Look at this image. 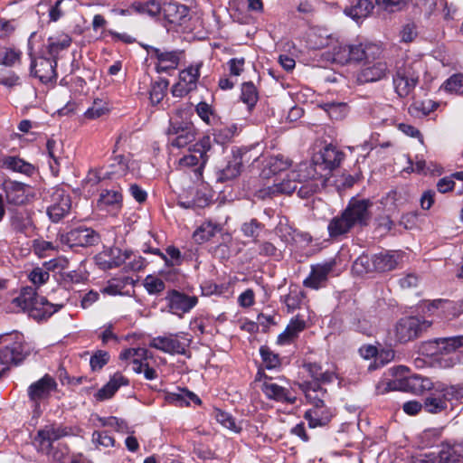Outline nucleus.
Segmentation results:
<instances>
[{
  "label": "nucleus",
  "instance_id": "nucleus-1",
  "mask_svg": "<svg viewBox=\"0 0 463 463\" xmlns=\"http://www.w3.org/2000/svg\"><path fill=\"white\" fill-rule=\"evenodd\" d=\"M71 429L61 424L52 423L43 426L33 439V445L39 453L53 461H61L68 453V448L59 440L70 435Z\"/></svg>",
  "mask_w": 463,
  "mask_h": 463
},
{
  "label": "nucleus",
  "instance_id": "nucleus-2",
  "mask_svg": "<svg viewBox=\"0 0 463 463\" xmlns=\"http://www.w3.org/2000/svg\"><path fill=\"white\" fill-rule=\"evenodd\" d=\"M317 164L307 162L300 163L295 169L287 174L286 177L279 183H275L260 191V196H273L279 194H290L297 190L298 184L316 181L322 177L316 168Z\"/></svg>",
  "mask_w": 463,
  "mask_h": 463
},
{
  "label": "nucleus",
  "instance_id": "nucleus-3",
  "mask_svg": "<svg viewBox=\"0 0 463 463\" xmlns=\"http://www.w3.org/2000/svg\"><path fill=\"white\" fill-rule=\"evenodd\" d=\"M306 398L313 404V408L305 413L310 428L326 425L333 417L332 411L325 406L327 392L325 388L316 383H303L300 384Z\"/></svg>",
  "mask_w": 463,
  "mask_h": 463
},
{
  "label": "nucleus",
  "instance_id": "nucleus-4",
  "mask_svg": "<svg viewBox=\"0 0 463 463\" xmlns=\"http://www.w3.org/2000/svg\"><path fill=\"white\" fill-rule=\"evenodd\" d=\"M12 304L23 311H27L35 319H45L63 307V304L50 303L44 297L37 296L35 289L25 287Z\"/></svg>",
  "mask_w": 463,
  "mask_h": 463
},
{
  "label": "nucleus",
  "instance_id": "nucleus-5",
  "mask_svg": "<svg viewBox=\"0 0 463 463\" xmlns=\"http://www.w3.org/2000/svg\"><path fill=\"white\" fill-rule=\"evenodd\" d=\"M383 54L380 45L372 43L347 44L338 43L331 50L334 62L345 65L361 62L363 60H375Z\"/></svg>",
  "mask_w": 463,
  "mask_h": 463
},
{
  "label": "nucleus",
  "instance_id": "nucleus-6",
  "mask_svg": "<svg viewBox=\"0 0 463 463\" xmlns=\"http://www.w3.org/2000/svg\"><path fill=\"white\" fill-rule=\"evenodd\" d=\"M418 61L410 59H400L395 62L392 71V85L400 98H406L412 93L419 82Z\"/></svg>",
  "mask_w": 463,
  "mask_h": 463
},
{
  "label": "nucleus",
  "instance_id": "nucleus-7",
  "mask_svg": "<svg viewBox=\"0 0 463 463\" xmlns=\"http://www.w3.org/2000/svg\"><path fill=\"white\" fill-rule=\"evenodd\" d=\"M423 402V409L431 414L445 411L452 402L463 400V383L448 385L439 383Z\"/></svg>",
  "mask_w": 463,
  "mask_h": 463
},
{
  "label": "nucleus",
  "instance_id": "nucleus-8",
  "mask_svg": "<svg viewBox=\"0 0 463 463\" xmlns=\"http://www.w3.org/2000/svg\"><path fill=\"white\" fill-rule=\"evenodd\" d=\"M7 335L14 342L0 348V378L9 371L11 365H18L30 353L22 334L14 332Z\"/></svg>",
  "mask_w": 463,
  "mask_h": 463
},
{
  "label": "nucleus",
  "instance_id": "nucleus-9",
  "mask_svg": "<svg viewBox=\"0 0 463 463\" xmlns=\"http://www.w3.org/2000/svg\"><path fill=\"white\" fill-rule=\"evenodd\" d=\"M409 369L406 366L400 365L389 369V373L393 376H398V383L396 385L398 391L411 392L414 394H420L425 391H430L434 387L432 381L420 374H412L407 376Z\"/></svg>",
  "mask_w": 463,
  "mask_h": 463
},
{
  "label": "nucleus",
  "instance_id": "nucleus-10",
  "mask_svg": "<svg viewBox=\"0 0 463 463\" xmlns=\"http://www.w3.org/2000/svg\"><path fill=\"white\" fill-rule=\"evenodd\" d=\"M212 149V141L209 136H203L198 142L189 146V154L181 157L178 165L181 168L196 167L194 172L202 174V169L208 161V152Z\"/></svg>",
  "mask_w": 463,
  "mask_h": 463
},
{
  "label": "nucleus",
  "instance_id": "nucleus-11",
  "mask_svg": "<svg viewBox=\"0 0 463 463\" xmlns=\"http://www.w3.org/2000/svg\"><path fill=\"white\" fill-rule=\"evenodd\" d=\"M430 326V321L417 317H402L395 326V338L400 343H408L420 337Z\"/></svg>",
  "mask_w": 463,
  "mask_h": 463
},
{
  "label": "nucleus",
  "instance_id": "nucleus-12",
  "mask_svg": "<svg viewBox=\"0 0 463 463\" xmlns=\"http://www.w3.org/2000/svg\"><path fill=\"white\" fill-rule=\"evenodd\" d=\"M167 137L171 146L184 148L195 140L196 128L190 121L171 120Z\"/></svg>",
  "mask_w": 463,
  "mask_h": 463
},
{
  "label": "nucleus",
  "instance_id": "nucleus-13",
  "mask_svg": "<svg viewBox=\"0 0 463 463\" xmlns=\"http://www.w3.org/2000/svg\"><path fill=\"white\" fill-rule=\"evenodd\" d=\"M191 339L184 333L154 337L149 346L170 354H184Z\"/></svg>",
  "mask_w": 463,
  "mask_h": 463
},
{
  "label": "nucleus",
  "instance_id": "nucleus-14",
  "mask_svg": "<svg viewBox=\"0 0 463 463\" xmlns=\"http://www.w3.org/2000/svg\"><path fill=\"white\" fill-rule=\"evenodd\" d=\"M372 207L373 203L370 200L353 197L344 210L345 216L348 217L354 227L367 226L373 216Z\"/></svg>",
  "mask_w": 463,
  "mask_h": 463
},
{
  "label": "nucleus",
  "instance_id": "nucleus-15",
  "mask_svg": "<svg viewBox=\"0 0 463 463\" xmlns=\"http://www.w3.org/2000/svg\"><path fill=\"white\" fill-rule=\"evenodd\" d=\"M61 242L69 247H90L97 245L100 241L99 234L91 228L79 226L61 234Z\"/></svg>",
  "mask_w": 463,
  "mask_h": 463
},
{
  "label": "nucleus",
  "instance_id": "nucleus-16",
  "mask_svg": "<svg viewBox=\"0 0 463 463\" xmlns=\"http://www.w3.org/2000/svg\"><path fill=\"white\" fill-rule=\"evenodd\" d=\"M57 383L50 374H44L38 381L31 383L27 388V395L35 408L40 407V402L48 399L51 393L57 390Z\"/></svg>",
  "mask_w": 463,
  "mask_h": 463
},
{
  "label": "nucleus",
  "instance_id": "nucleus-17",
  "mask_svg": "<svg viewBox=\"0 0 463 463\" xmlns=\"http://www.w3.org/2000/svg\"><path fill=\"white\" fill-rule=\"evenodd\" d=\"M8 223L11 232L17 236L31 237L35 229L32 213L26 209L11 211Z\"/></svg>",
  "mask_w": 463,
  "mask_h": 463
},
{
  "label": "nucleus",
  "instance_id": "nucleus-18",
  "mask_svg": "<svg viewBox=\"0 0 463 463\" xmlns=\"http://www.w3.org/2000/svg\"><path fill=\"white\" fill-rule=\"evenodd\" d=\"M200 67L201 64L191 65L180 71L179 80L172 88V94L175 97H184L196 89Z\"/></svg>",
  "mask_w": 463,
  "mask_h": 463
},
{
  "label": "nucleus",
  "instance_id": "nucleus-19",
  "mask_svg": "<svg viewBox=\"0 0 463 463\" xmlns=\"http://www.w3.org/2000/svg\"><path fill=\"white\" fill-rule=\"evenodd\" d=\"M375 60H363L364 67L357 74V80L360 83H368L381 80L385 78L389 70L385 61Z\"/></svg>",
  "mask_w": 463,
  "mask_h": 463
},
{
  "label": "nucleus",
  "instance_id": "nucleus-20",
  "mask_svg": "<svg viewBox=\"0 0 463 463\" xmlns=\"http://www.w3.org/2000/svg\"><path fill=\"white\" fill-rule=\"evenodd\" d=\"M165 300L169 310L177 316L188 313L198 302L197 297L188 296L175 289L167 292Z\"/></svg>",
  "mask_w": 463,
  "mask_h": 463
},
{
  "label": "nucleus",
  "instance_id": "nucleus-21",
  "mask_svg": "<svg viewBox=\"0 0 463 463\" xmlns=\"http://www.w3.org/2000/svg\"><path fill=\"white\" fill-rule=\"evenodd\" d=\"M250 159L249 150L239 148L233 151L232 158L229 160L227 165L220 171L217 180L219 182H225L237 177L241 172L243 164L249 162Z\"/></svg>",
  "mask_w": 463,
  "mask_h": 463
},
{
  "label": "nucleus",
  "instance_id": "nucleus-22",
  "mask_svg": "<svg viewBox=\"0 0 463 463\" xmlns=\"http://www.w3.org/2000/svg\"><path fill=\"white\" fill-rule=\"evenodd\" d=\"M147 52L152 59H156V71L158 72L175 70L179 64L180 52L178 51H167L165 48L149 46Z\"/></svg>",
  "mask_w": 463,
  "mask_h": 463
},
{
  "label": "nucleus",
  "instance_id": "nucleus-23",
  "mask_svg": "<svg viewBox=\"0 0 463 463\" xmlns=\"http://www.w3.org/2000/svg\"><path fill=\"white\" fill-rule=\"evenodd\" d=\"M56 66L57 61L55 59L39 57L32 61L31 73L43 83L52 82L57 78Z\"/></svg>",
  "mask_w": 463,
  "mask_h": 463
},
{
  "label": "nucleus",
  "instance_id": "nucleus-24",
  "mask_svg": "<svg viewBox=\"0 0 463 463\" xmlns=\"http://www.w3.org/2000/svg\"><path fill=\"white\" fill-rule=\"evenodd\" d=\"M71 202L63 190L58 189L52 195V203L47 208L50 219L57 222L67 215L71 210Z\"/></svg>",
  "mask_w": 463,
  "mask_h": 463
},
{
  "label": "nucleus",
  "instance_id": "nucleus-25",
  "mask_svg": "<svg viewBox=\"0 0 463 463\" xmlns=\"http://www.w3.org/2000/svg\"><path fill=\"white\" fill-rule=\"evenodd\" d=\"M189 8L180 3L169 1L164 4L163 13L165 18L170 23L175 24H183L188 20Z\"/></svg>",
  "mask_w": 463,
  "mask_h": 463
},
{
  "label": "nucleus",
  "instance_id": "nucleus-26",
  "mask_svg": "<svg viewBox=\"0 0 463 463\" xmlns=\"http://www.w3.org/2000/svg\"><path fill=\"white\" fill-rule=\"evenodd\" d=\"M262 169L260 175L263 178H269L272 175L287 170L291 162L282 155L264 157L261 162Z\"/></svg>",
  "mask_w": 463,
  "mask_h": 463
},
{
  "label": "nucleus",
  "instance_id": "nucleus-27",
  "mask_svg": "<svg viewBox=\"0 0 463 463\" xmlns=\"http://www.w3.org/2000/svg\"><path fill=\"white\" fill-rule=\"evenodd\" d=\"M334 262H326L312 267L310 275L304 280L307 288L317 289L326 280L327 275L333 269Z\"/></svg>",
  "mask_w": 463,
  "mask_h": 463
},
{
  "label": "nucleus",
  "instance_id": "nucleus-28",
  "mask_svg": "<svg viewBox=\"0 0 463 463\" xmlns=\"http://www.w3.org/2000/svg\"><path fill=\"white\" fill-rule=\"evenodd\" d=\"M439 463H463V443L444 442L439 452Z\"/></svg>",
  "mask_w": 463,
  "mask_h": 463
},
{
  "label": "nucleus",
  "instance_id": "nucleus-29",
  "mask_svg": "<svg viewBox=\"0 0 463 463\" xmlns=\"http://www.w3.org/2000/svg\"><path fill=\"white\" fill-rule=\"evenodd\" d=\"M123 197L118 190H103L97 201L99 210L118 211L122 207Z\"/></svg>",
  "mask_w": 463,
  "mask_h": 463
},
{
  "label": "nucleus",
  "instance_id": "nucleus-30",
  "mask_svg": "<svg viewBox=\"0 0 463 463\" xmlns=\"http://www.w3.org/2000/svg\"><path fill=\"white\" fill-rule=\"evenodd\" d=\"M3 185L9 203L20 205L26 202V185L24 184L8 180Z\"/></svg>",
  "mask_w": 463,
  "mask_h": 463
},
{
  "label": "nucleus",
  "instance_id": "nucleus-31",
  "mask_svg": "<svg viewBox=\"0 0 463 463\" xmlns=\"http://www.w3.org/2000/svg\"><path fill=\"white\" fill-rule=\"evenodd\" d=\"M128 380L120 373H116L110 380L95 394L97 401L110 399L119 387L128 385Z\"/></svg>",
  "mask_w": 463,
  "mask_h": 463
},
{
  "label": "nucleus",
  "instance_id": "nucleus-32",
  "mask_svg": "<svg viewBox=\"0 0 463 463\" xmlns=\"http://www.w3.org/2000/svg\"><path fill=\"white\" fill-rule=\"evenodd\" d=\"M128 380L120 373H116L110 380L95 394L97 401L110 399L119 387L128 385Z\"/></svg>",
  "mask_w": 463,
  "mask_h": 463
},
{
  "label": "nucleus",
  "instance_id": "nucleus-33",
  "mask_svg": "<svg viewBox=\"0 0 463 463\" xmlns=\"http://www.w3.org/2000/svg\"><path fill=\"white\" fill-rule=\"evenodd\" d=\"M306 327V322L296 316L292 318L286 329L278 336V343L279 345H288L292 343Z\"/></svg>",
  "mask_w": 463,
  "mask_h": 463
},
{
  "label": "nucleus",
  "instance_id": "nucleus-34",
  "mask_svg": "<svg viewBox=\"0 0 463 463\" xmlns=\"http://www.w3.org/2000/svg\"><path fill=\"white\" fill-rule=\"evenodd\" d=\"M304 369L313 379L312 381H307L306 383H316L321 386L322 383H329L335 378L334 372L329 370L323 371L321 365L317 363L305 364Z\"/></svg>",
  "mask_w": 463,
  "mask_h": 463
},
{
  "label": "nucleus",
  "instance_id": "nucleus-35",
  "mask_svg": "<svg viewBox=\"0 0 463 463\" xmlns=\"http://www.w3.org/2000/svg\"><path fill=\"white\" fill-rule=\"evenodd\" d=\"M345 154L338 150L333 145H327L319 154L321 165H324L326 169L333 170L338 167L344 159Z\"/></svg>",
  "mask_w": 463,
  "mask_h": 463
},
{
  "label": "nucleus",
  "instance_id": "nucleus-36",
  "mask_svg": "<svg viewBox=\"0 0 463 463\" xmlns=\"http://www.w3.org/2000/svg\"><path fill=\"white\" fill-rule=\"evenodd\" d=\"M354 227L348 217L345 216L343 211L339 216L334 217L330 221L327 230L331 238H338L349 232Z\"/></svg>",
  "mask_w": 463,
  "mask_h": 463
},
{
  "label": "nucleus",
  "instance_id": "nucleus-37",
  "mask_svg": "<svg viewBox=\"0 0 463 463\" xmlns=\"http://www.w3.org/2000/svg\"><path fill=\"white\" fill-rule=\"evenodd\" d=\"M262 391L269 399H273L279 402H288L293 403L295 399L289 397L288 389L272 383L270 379L265 380L262 384Z\"/></svg>",
  "mask_w": 463,
  "mask_h": 463
},
{
  "label": "nucleus",
  "instance_id": "nucleus-38",
  "mask_svg": "<svg viewBox=\"0 0 463 463\" xmlns=\"http://www.w3.org/2000/svg\"><path fill=\"white\" fill-rule=\"evenodd\" d=\"M71 43V38L66 33H58L57 35L50 36L47 40L48 53L53 59H57L59 52L67 49Z\"/></svg>",
  "mask_w": 463,
  "mask_h": 463
},
{
  "label": "nucleus",
  "instance_id": "nucleus-39",
  "mask_svg": "<svg viewBox=\"0 0 463 463\" xmlns=\"http://www.w3.org/2000/svg\"><path fill=\"white\" fill-rule=\"evenodd\" d=\"M1 165L5 168L26 175H31L34 171V167L30 163L18 156H4L1 160Z\"/></svg>",
  "mask_w": 463,
  "mask_h": 463
},
{
  "label": "nucleus",
  "instance_id": "nucleus-40",
  "mask_svg": "<svg viewBox=\"0 0 463 463\" xmlns=\"http://www.w3.org/2000/svg\"><path fill=\"white\" fill-rule=\"evenodd\" d=\"M373 269L380 272L390 271L396 268L397 255L392 253L376 254L372 259Z\"/></svg>",
  "mask_w": 463,
  "mask_h": 463
},
{
  "label": "nucleus",
  "instance_id": "nucleus-41",
  "mask_svg": "<svg viewBox=\"0 0 463 463\" xmlns=\"http://www.w3.org/2000/svg\"><path fill=\"white\" fill-rule=\"evenodd\" d=\"M373 5L370 0H358L354 5L345 9V14L354 20L367 17L373 11Z\"/></svg>",
  "mask_w": 463,
  "mask_h": 463
},
{
  "label": "nucleus",
  "instance_id": "nucleus-42",
  "mask_svg": "<svg viewBox=\"0 0 463 463\" xmlns=\"http://www.w3.org/2000/svg\"><path fill=\"white\" fill-rule=\"evenodd\" d=\"M131 254L132 252L130 250H122L118 247L109 249L105 251V255L109 258L107 260L108 267L114 268L120 266L130 258Z\"/></svg>",
  "mask_w": 463,
  "mask_h": 463
},
{
  "label": "nucleus",
  "instance_id": "nucleus-43",
  "mask_svg": "<svg viewBox=\"0 0 463 463\" xmlns=\"http://www.w3.org/2000/svg\"><path fill=\"white\" fill-rule=\"evenodd\" d=\"M241 99L247 104L249 110L255 107L259 99V93L256 86L251 81L241 84Z\"/></svg>",
  "mask_w": 463,
  "mask_h": 463
},
{
  "label": "nucleus",
  "instance_id": "nucleus-44",
  "mask_svg": "<svg viewBox=\"0 0 463 463\" xmlns=\"http://www.w3.org/2000/svg\"><path fill=\"white\" fill-rule=\"evenodd\" d=\"M321 108L335 120L344 118L348 112L346 104L342 102H326L322 104Z\"/></svg>",
  "mask_w": 463,
  "mask_h": 463
},
{
  "label": "nucleus",
  "instance_id": "nucleus-45",
  "mask_svg": "<svg viewBox=\"0 0 463 463\" xmlns=\"http://www.w3.org/2000/svg\"><path fill=\"white\" fill-rule=\"evenodd\" d=\"M220 231L216 224L210 222H203L194 232V238L196 241L203 242L210 240Z\"/></svg>",
  "mask_w": 463,
  "mask_h": 463
},
{
  "label": "nucleus",
  "instance_id": "nucleus-46",
  "mask_svg": "<svg viewBox=\"0 0 463 463\" xmlns=\"http://www.w3.org/2000/svg\"><path fill=\"white\" fill-rule=\"evenodd\" d=\"M168 80L165 79H160L155 81L151 85L149 91L151 103L156 105L158 104L165 97L166 90L168 88Z\"/></svg>",
  "mask_w": 463,
  "mask_h": 463
},
{
  "label": "nucleus",
  "instance_id": "nucleus-47",
  "mask_svg": "<svg viewBox=\"0 0 463 463\" xmlns=\"http://www.w3.org/2000/svg\"><path fill=\"white\" fill-rule=\"evenodd\" d=\"M46 148L48 151L49 156L53 160V163H50V167L53 174H57L59 172V165H60V152H61V145L54 139H48L46 143Z\"/></svg>",
  "mask_w": 463,
  "mask_h": 463
},
{
  "label": "nucleus",
  "instance_id": "nucleus-48",
  "mask_svg": "<svg viewBox=\"0 0 463 463\" xmlns=\"http://www.w3.org/2000/svg\"><path fill=\"white\" fill-rule=\"evenodd\" d=\"M21 52L13 48L0 47V64L7 67L14 66L20 61Z\"/></svg>",
  "mask_w": 463,
  "mask_h": 463
},
{
  "label": "nucleus",
  "instance_id": "nucleus-49",
  "mask_svg": "<svg viewBox=\"0 0 463 463\" xmlns=\"http://www.w3.org/2000/svg\"><path fill=\"white\" fill-rule=\"evenodd\" d=\"M304 294L298 288L290 289L289 293L284 297V303L288 308V312H293L299 308L303 300Z\"/></svg>",
  "mask_w": 463,
  "mask_h": 463
},
{
  "label": "nucleus",
  "instance_id": "nucleus-50",
  "mask_svg": "<svg viewBox=\"0 0 463 463\" xmlns=\"http://www.w3.org/2000/svg\"><path fill=\"white\" fill-rule=\"evenodd\" d=\"M149 357L151 355L147 349L142 347L134 348L133 371L137 373H141L144 364Z\"/></svg>",
  "mask_w": 463,
  "mask_h": 463
},
{
  "label": "nucleus",
  "instance_id": "nucleus-51",
  "mask_svg": "<svg viewBox=\"0 0 463 463\" xmlns=\"http://www.w3.org/2000/svg\"><path fill=\"white\" fill-rule=\"evenodd\" d=\"M56 249L52 242L43 240H35L33 243V250L40 258L50 256L51 252L55 251Z\"/></svg>",
  "mask_w": 463,
  "mask_h": 463
},
{
  "label": "nucleus",
  "instance_id": "nucleus-52",
  "mask_svg": "<svg viewBox=\"0 0 463 463\" xmlns=\"http://www.w3.org/2000/svg\"><path fill=\"white\" fill-rule=\"evenodd\" d=\"M215 419L223 427L234 432H239L241 430V428L239 425H237L234 418L228 412L217 410L215 411Z\"/></svg>",
  "mask_w": 463,
  "mask_h": 463
},
{
  "label": "nucleus",
  "instance_id": "nucleus-53",
  "mask_svg": "<svg viewBox=\"0 0 463 463\" xmlns=\"http://www.w3.org/2000/svg\"><path fill=\"white\" fill-rule=\"evenodd\" d=\"M448 92L463 93V74L458 73L450 76L443 84Z\"/></svg>",
  "mask_w": 463,
  "mask_h": 463
},
{
  "label": "nucleus",
  "instance_id": "nucleus-54",
  "mask_svg": "<svg viewBox=\"0 0 463 463\" xmlns=\"http://www.w3.org/2000/svg\"><path fill=\"white\" fill-rule=\"evenodd\" d=\"M144 287L149 294H158L162 292L165 288V282L155 276L148 275L144 279Z\"/></svg>",
  "mask_w": 463,
  "mask_h": 463
},
{
  "label": "nucleus",
  "instance_id": "nucleus-55",
  "mask_svg": "<svg viewBox=\"0 0 463 463\" xmlns=\"http://www.w3.org/2000/svg\"><path fill=\"white\" fill-rule=\"evenodd\" d=\"M260 353L267 369H273L280 364L279 355L270 351L267 346H261Z\"/></svg>",
  "mask_w": 463,
  "mask_h": 463
},
{
  "label": "nucleus",
  "instance_id": "nucleus-56",
  "mask_svg": "<svg viewBox=\"0 0 463 463\" xmlns=\"http://www.w3.org/2000/svg\"><path fill=\"white\" fill-rule=\"evenodd\" d=\"M137 10L141 14H146L155 17L163 12V6H161L159 2L156 0H150L143 4H138Z\"/></svg>",
  "mask_w": 463,
  "mask_h": 463
},
{
  "label": "nucleus",
  "instance_id": "nucleus-57",
  "mask_svg": "<svg viewBox=\"0 0 463 463\" xmlns=\"http://www.w3.org/2000/svg\"><path fill=\"white\" fill-rule=\"evenodd\" d=\"M50 273L43 267H36L29 273L28 279L35 286H41L48 281Z\"/></svg>",
  "mask_w": 463,
  "mask_h": 463
},
{
  "label": "nucleus",
  "instance_id": "nucleus-58",
  "mask_svg": "<svg viewBox=\"0 0 463 463\" xmlns=\"http://www.w3.org/2000/svg\"><path fill=\"white\" fill-rule=\"evenodd\" d=\"M320 184L316 181L305 182L298 184L297 188L298 194L300 198H308L319 190Z\"/></svg>",
  "mask_w": 463,
  "mask_h": 463
},
{
  "label": "nucleus",
  "instance_id": "nucleus-59",
  "mask_svg": "<svg viewBox=\"0 0 463 463\" xmlns=\"http://www.w3.org/2000/svg\"><path fill=\"white\" fill-rule=\"evenodd\" d=\"M263 225L256 219H251L250 222H244L241 225V232L244 236L249 238H257L262 230Z\"/></svg>",
  "mask_w": 463,
  "mask_h": 463
},
{
  "label": "nucleus",
  "instance_id": "nucleus-60",
  "mask_svg": "<svg viewBox=\"0 0 463 463\" xmlns=\"http://www.w3.org/2000/svg\"><path fill=\"white\" fill-rule=\"evenodd\" d=\"M439 344H442V348L446 352H453L458 347L463 346V335L451 337H444L437 340Z\"/></svg>",
  "mask_w": 463,
  "mask_h": 463
},
{
  "label": "nucleus",
  "instance_id": "nucleus-61",
  "mask_svg": "<svg viewBox=\"0 0 463 463\" xmlns=\"http://www.w3.org/2000/svg\"><path fill=\"white\" fill-rule=\"evenodd\" d=\"M92 441L105 448L113 447L115 439L108 431H94L92 434Z\"/></svg>",
  "mask_w": 463,
  "mask_h": 463
},
{
  "label": "nucleus",
  "instance_id": "nucleus-62",
  "mask_svg": "<svg viewBox=\"0 0 463 463\" xmlns=\"http://www.w3.org/2000/svg\"><path fill=\"white\" fill-rule=\"evenodd\" d=\"M109 355L105 351H98L90 357V364L93 371L100 370L108 362Z\"/></svg>",
  "mask_w": 463,
  "mask_h": 463
},
{
  "label": "nucleus",
  "instance_id": "nucleus-63",
  "mask_svg": "<svg viewBox=\"0 0 463 463\" xmlns=\"http://www.w3.org/2000/svg\"><path fill=\"white\" fill-rule=\"evenodd\" d=\"M69 266V261L67 259L59 257L55 259H52L49 261H45L43 263V267L47 269L48 272L59 270L61 271L67 269Z\"/></svg>",
  "mask_w": 463,
  "mask_h": 463
},
{
  "label": "nucleus",
  "instance_id": "nucleus-64",
  "mask_svg": "<svg viewBox=\"0 0 463 463\" xmlns=\"http://www.w3.org/2000/svg\"><path fill=\"white\" fill-rule=\"evenodd\" d=\"M61 280L65 287H70L72 284L80 283L83 280V276L76 270L61 272Z\"/></svg>",
  "mask_w": 463,
  "mask_h": 463
}]
</instances>
